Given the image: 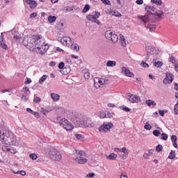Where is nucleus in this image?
I'll return each instance as SVG.
<instances>
[{
    "label": "nucleus",
    "mask_w": 178,
    "mask_h": 178,
    "mask_svg": "<svg viewBox=\"0 0 178 178\" xmlns=\"http://www.w3.org/2000/svg\"><path fill=\"white\" fill-rule=\"evenodd\" d=\"M45 80H47V75H43V76L39 79V83H40V84H42V83H44Z\"/></svg>",
    "instance_id": "38"
},
{
    "label": "nucleus",
    "mask_w": 178,
    "mask_h": 178,
    "mask_svg": "<svg viewBox=\"0 0 178 178\" xmlns=\"http://www.w3.org/2000/svg\"><path fill=\"white\" fill-rule=\"evenodd\" d=\"M176 158V152L171 150L170 153L168 155V159H175Z\"/></svg>",
    "instance_id": "30"
},
{
    "label": "nucleus",
    "mask_w": 178,
    "mask_h": 178,
    "mask_svg": "<svg viewBox=\"0 0 178 178\" xmlns=\"http://www.w3.org/2000/svg\"><path fill=\"white\" fill-rule=\"evenodd\" d=\"M72 122L74 124L76 127H92V125L90 123V120H84L83 117H75V118L72 119Z\"/></svg>",
    "instance_id": "3"
},
{
    "label": "nucleus",
    "mask_w": 178,
    "mask_h": 178,
    "mask_svg": "<svg viewBox=\"0 0 178 178\" xmlns=\"http://www.w3.org/2000/svg\"><path fill=\"white\" fill-rule=\"evenodd\" d=\"M30 17H31V18L37 17V13H31L30 15Z\"/></svg>",
    "instance_id": "64"
},
{
    "label": "nucleus",
    "mask_w": 178,
    "mask_h": 178,
    "mask_svg": "<svg viewBox=\"0 0 178 178\" xmlns=\"http://www.w3.org/2000/svg\"><path fill=\"white\" fill-rule=\"evenodd\" d=\"M134 104H138V102H140L141 101V98L139 97V96H137V95H134Z\"/></svg>",
    "instance_id": "32"
},
{
    "label": "nucleus",
    "mask_w": 178,
    "mask_h": 178,
    "mask_svg": "<svg viewBox=\"0 0 178 178\" xmlns=\"http://www.w3.org/2000/svg\"><path fill=\"white\" fill-rule=\"evenodd\" d=\"M49 156L53 161H61L62 154L59 151L54 147L51 148L49 152Z\"/></svg>",
    "instance_id": "5"
},
{
    "label": "nucleus",
    "mask_w": 178,
    "mask_h": 178,
    "mask_svg": "<svg viewBox=\"0 0 178 178\" xmlns=\"http://www.w3.org/2000/svg\"><path fill=\"white\" fill-rule=\"evenodd\" d=\"M99 118H100V119H104V118H106V113H105V112H104V111L100 112Z\"/></svg>",
    "instance_id": "46"
},
{
    "label": "nucleus",
    "mask_w": 178,
    "mask_h": 178,
    "mask_svg": "<svg viewBox=\"0 0 178 178\" xmlns=\"http://www.w3.org/2000/svg\"><path fill=\"white\" fill-rule=\"evenodd\" d=\"M141 66L143 67H149V65L146 62L142 61Z\"/></svg>",
    "instance_id": "54"
},
{
    "label": "nucleus",
    "mask_w": 178,
    "mask_h": 178,
    "mask_svg": "<svg viewBox=\"0 0 178 178\" xmlns=\"http://www.w3.org/2000/svg\"><path fill=\"white\" fill-rule=\"evenodd\" d=\"M26 112H29V113H31V114H32V115H33V113H34V111H33L31 108H26Z\"/></svg>",
    "instance_id": "60"
},
{
    "label": "nucleus",
    "mask_w": 178,
    "mask_h": 178,
    "mask_svg": "<svg viewBox=\"0 0 178 178\" xmlns=\"http://www.w3.org/2000/svg\"><path fill=\"white\" fill-rule=\"evenodd\" d=\"M147 57L146 59H149L151 55H159V49L157 47L149 46L146 47Z\"/></svg>",
    "instance_id": "9"
},
{
    "label": "nucleus",
    "mask_w": 178,
    "mask_h": 178,
    "mask_svg": "<svg viewBox=\"0 0 178 178\" xmlns=\"http://www.w3.org/2000/svg\"><path fill=\"white\" fill-rule=\"evenodd\" d=\"M137 5H143L144 3V1L143 0H136Z\"/></svg>",
    "instance_id": "62"
},
{
    "label": "nucleus",
    "mask_w": 178,
    "mask_h": 178,
    "mask_svg": "<svg viewBox=\"0 0 178 178\" xmlns=\"http://www.w3.org/2000/svg\"><path fill=\"white\" fill-rule=\"evenodd\" d=\"M44 44V40H41V36L40 35H35L31 38L29 42H28L27 47H30V49L35 52V49H40Z\"/></svg>",
    "instance_id": "2"
},
{
    "label": "nucleus",
    "mask_w": 178,
    "mask_h": 178,
    "mask_svg": "<svg viewBox=\"0 0 178 178\" xmlns=\"http://www.w3.org/2000/svg\"><path fill=\"white\" fill-rule=\"evenodd\" d=\"M60 42L64 47H70V44H72V38L68 36H64L60 39Z\"/></svg>",
    "instance_id": "13"
},
{
    "label": "nucleus",
    "mask_w": 178,
    "mask_h": 178,
    "mask_svg": "<svg viewBox=\"0 0 178 178\" xmlns=\"http://www.w3.org/2000/svg\"><path fill=\"white\" fill-rule=\"evenodd\" d=\"M13 40L15 41H18V42H20V40H22V37L21 36H19V35H15L13 36Z\"/></svg>",
    "instance_id": "47"
},
{
    "label": "nucleus",
    "mask_w": 178,
    "mask_h": 178,
    "mask_svg": "<svg viewBox=\"0 0 178 178\" xmlns=\"http://www.w3.org/2000/svg\"><path fill=\"white\" fill-rule=\"evenodd\" d=\"M51 97L54 102H56L57 101H59V99H60V95L56 93H51Z\"/></svg>",
    "instance_id": "21"
},
{
    "label": "nucleus",
    "mask_w": 178,
    "mask_h": 178,
    "mask_svg": "<svg viewBox=\"0 0 178 178\" xmlns=\"http://www.w3.org/2000/svg\"><path fill=\"white\" fill-rule=\"evenodd\" d=\"M74 160L77 163H79V165H84L87 163L88 159L84 158L83 156H76L75 157Z\"/></svg>",
    "instance_id": "16"
},
{
    "label": "nucleus",
    "mask_w": 178,
    "mask_h": 178,
    "mask_svg": "<svg viewBox=\"0 0 178 178\" xmlns=\"http://www.w3.org/2000/svg\"><path fill=\"white\" fill-rule=\"evenodd\" d=\"M74 10V7H73V6H67L66 7V9H65V10H67V12H72V11H73Z\"/></svg>",
    "instance_id": "50"
},
{
    "label": "nucleus",
    "mask_w": 178,
    "mask_h": 178,
    "mask_svg": "<svg viewBox=\"0 0 178 178\" xmlns=\"http://www.w3.org/2000/svg\"><path fill=\"white\" fill-rule=\"evenodd\" d=\"M22 101H23L24 102H26V101L29 100V96H27V93H24L22 98H21Z\"/></svg>",
    "instance_id": "37"
},
{
    "label": "nucleus",
    "mask_w": 178,
    "mask_h": 178,
    "mask_svg": "<svg viewBox=\"0 0 178 178\" xmlns=\"http://www.w3.org/2000/svg\"><path fill=\"white\" fill-rule=\"evenodd\" d=\"M102 2L104 3V5H111V1L109 0H103Z\"/></svg>",
    "instance_id": "59"
},
{
    "label": "nucleus",
    "mask_w": 178,
    "mask_h": 178,
    "mask_svg": "<svg viewBox=\"0 0 178 178\" xmlns=\"http://www.w3.org/2000/svg\"><path fill=\"white\" fill-rule=\"evenodd\" d=\"M33 115H34L35 118H37V119H40V113L34 111Z\"/></svg>",
    "instance_id": "58"
},
{
    "label": "nucleus",
    "mask_w": 178,
    "mask_h": 178,
    "mask_svg": "<svg viewBox=\"0 0 178 178\" xmlns=\"http://www.w3.org/2000/svg\"><path fill=\"white\" fill-rule=\"evenodd\" d=\"M29 158H31V159H33V161H35L38 158L37 155L35 154V153H32L29 154Z\"/></svg>",
    "instance_id": "39"
},
{
    "label": "nucleus",
    "mask_w": 178,
    "mask_h": 178,
    "mask_svg": "<svg viewBox=\"0 0 178 178\" xmlns=\"http://www.w3.org/2000/svg\"><path fill=\"white\" fill-rule=\"evenodd\" d=\"M145 10H146V12H147V13H150V15L156 13V15L158 16L159 19H161V17H162L163 15H165V13H163V11L156 10V8H155L154 6H147L145 7Z\"/></svg>",
    "instance_id": "7"
},
{
    "label": "nucleus",
    "mask_w": 178,
    "mask_h": 178,
    "mask_svg": "<svg viewBox=\"0 0 178 178\" xmlns=\"http://www.w3.org/2000/svg\"><path fill=\"white\" fill-rule=\"evenodd\" d=\"M147 29L149 30V31H154L156 29V25L155 24H148L147 26Z\"/></svg>",
    "instance_id": "31"
},
{
    "label": "nucleus",
    "mask_w": 178,
    "mask_h": 178,
    "mask_svg": "<svg viewBox=\"0 0 178 178\" xmlns=\"http://www.w3.org/2000/svg\"><path fill=\"white\" fill-rule=\"evenodd\" d=\"M56 111H58L59 112H65V108L62 107H56Z\"/></svg>",
    "instance_id": "57"
},
{
    "label": "nucleus",
    "mask_w": 178,
    "mask_h": 178,
    "mask_svg": "<svg viewBox=\"0 0 178 178\" xmlns=\"http://www.w3.org/2000/svg\"><path fill=\"white\" fill-rule=\"evenodd\" d=\"M127 98L129 101V102H132V104H134V95L131 94V93H127Z\"/></svg>",
    "instance_id": "27"
},
{
    "label": "nucleus",
    "mask_w": 178,
    "mask_h": 178,
    "mask_svg": "<svg viewBox=\"0 0 178 178\" xmlns=\"http://www.w3.org/2000/svg\"><path fill=\"white\" fill-rule=\"evenodd\" d=\"M71 49H73V51H75V52H79V51H80L79 44H77L76 43H72L71 44Z\"/></svg>",
    "instance_id": "24"
},
{
    "label": "nucleus",
    "mask_w": 178,
    "mask_h": 178,
    "mask_svg": "<svg viewBox=\"0 0 178 178\" xmlns=\"http://www.w3.org/2000/svg\"><path fill=\"white\" fill-rule=\"evenodd\" d=\"M153 134L155 136V137H159L161 132L158 129H155L153 131Z\"/></svg>",
    "instance_id": "45"
},
{
    "label": "nucleus",
    "mask_w": 178,
    "mask_h": 178,
    "mask_svg": "<svg viewBox=\"0 0 178 178\" xmlns=\"http://www.w3.org/2000/svg\"><path fill=\"white\" fill-rule=\"evenodd\" d=\"M118 158V155L115 153H111L108 156H107V159H109V161H115Z\"/></svg>",
    "instance_id": "26"
},
{
    "label": "nucleus",
    "mask_w": 178,
    "mask_h": 178,
    "mask_svg": "<svg viewBox=\"0 0 178 178\" xmlns=\"http://www.w3.org/2000/svg\"><path fill=\"white\" fill-rule=\"evenodd\" d=\"M90 9H91V7L90 6V5L86 4V5L84 6V8H83V10H82V13H87V11H88V10H90Z\"/></svg>",
    "instance_id": "34"
},
{
    "label": "nucleus",
    "mask_w": 178,
    "mask_h": 178,
    "mask_svg": "<svg viewBox=\"0 0 178 178\" xmlns=\"http://www.w3.org/2000/svg\"><path fill=\"white\" fill-rule=\"evenodd\" d=\"M113 115H115V113H111V112H108L106 114V118H113Z\"/></svg>",
    "instance_id": "52"
},
{
    "label": "nucleus",
    "mask_w": 178,
    "mask_h": 178,
    "mask_svg": "<svg viewBox=\"0 0 178 178\" xmlns=\"http://www.w3.org/2000/svg\"><path fill=\"white\" fill-rule=\"evenodd\" d=\"M94 81H95L94 86L95 87H96V88L97 87H98V83L100 84V86H104V82H102V81L100 80L99 78H97V77L95 78Z\"/></svg>",
    "instance_id": "23"
},
{
    "label": "nucleus",
    "mask_w": 178,
    "mask_h": 178,
    "mask_svg": "<svg viewBox=\"0 0 178 178\" xmlns=\"http://www.w3.org/2000/svg\"><path fill=\"white\" fill-rule=\"evenodd\" d=\"M48 22L49 23H55V22H56V16H55V15H49L48 17Z\"/></svg>",
    "instance_id": "29"
},
{
    "label": "nucleus",
    "mask_w": 178,
    "mask_h": 178,
    "mask_svg": "<svg viewBox=\"0 0 178 178\" xmlns=\"http://www.w3.org/2000/svg\"><path fill=\"white\" fill-rule=\"evenodd\" d=\"M145 104L146 105H147V106H153V108H154V106H156V102H155V101H153L152 99L146 100Z\"/></svg>",
    "instance_id": "20"
},
{
    "label": "nucleus",
    "mask_w": 178,
    "mask_h": 178,
    "mask_svg": "<svg viewBox=\"0 0 178 178\" xmlns=\"http://www.w3.org/2000/svg\"><path fill=\"white\" fill-rule=\"evenodd\" d=\"M23 92H24V94H26V92H29V91H30V89L29 88V87L27 86H24L22 89Z\"/></svg>",
    "instance_id": "53"
},
{
    "label": "nucleus",
    "mask_w": 178,
    "mask_h": 178,
    "mask_svg": "<svg viewBox=\"0 0 178 178\" xmlns=\"http://www.w3.org/2000/svg\"><path fill=\"white\" fill-rule=\"evenodd\" d=\"M170 61L171 62V63H176V58H175V56H172L170 58Z\"/></svg>",
    "instance_id": "56"
},
{
    "label": "nucleus",
    "mask_w": 178,
    "mask_h": 178,
    "mask_svg": "<svg viewBox=\"0 0 178 178\" xmlns=\"http://www.w3.org/2000/svg\"><path fill=\"white\" fill-rule=\"evenodd\" d=\"M144 129H145V130H151V129H152V126H151V124L147 122L144 126Z\"/></svg>",
    "instance_id": "44"
},
{
    "label": "nucleus",
    "mask_w": 178,
    "mask_h": 178,
    "mask_svg": "<svg viewBox=\"0 0 178 178\" xmlns=\"http://www.w3.org/2000/svg\"><path fill=\"white\" fill-rule=\"evenodd\" d=\"M75 137L77 140H83V135L81 134H75Z\"/></svg>",
    "instance_id": "51"
},
{
    "label": "nucleus",
    "mask_w": 178,
    "mask_h": 178,
    "mask_svg": "<svg viewBox=\"0 0 178 178\" xmlns=\"http://www.w3.org/2000/svg\"><path fill=\"white\" fill-rule=\"evenodd\" d=\"M25 2L29 5L30 9H35L37 8V1L34 0H25Z\"/></svg>",
    "instance_id": "18"
},
{
    "label": "nucleus",
    "mask_w": 178,
    "mask_h": 178,
    "mask_svg": "<svg viewBox=\"0 0 178 178\" xmlns=\"http://www.w3.org/2000/svg\"><path fill=\"white\" fill-rule=\"evenodd\" d=\"M122 74H124V76H127V77H134V73L131 72L130 70L126 67H122Z\"/></svg>",
    "instance_id": "15"
},
{
    "label": "nucleus",
    "mask_w": 178,
    "mask_h": 178,
    "mask_svg": "<svg viewBox=\"0 0 178 178\" xmlns=\"http://www.w3.org/2000/svg\"><path fill=\"white\" fill-rule=\"evenodd\" d=\"M84 79H90V72H85L83 75Z\"/></svg>",
    "instance_id": "55"
},
{
    "label": "nucleus",
    "mask_w": 178,
    "mask_h": 178,
    "mask_svg": "<svg viewBox=\"0 0 178 178\" xmlns=\"http://www.w3.org/2000/svg\"><path fill=\"white\" fill-rule=\"evenodd\" d=\"M109 15H112V16H115L116 17H120L122 16V14L118 11L111 10L109 12Z\"/></svg>",
    "instance_id": "28"
},
{
    "label": "nucleus",
    "mask_w": 178,
    "mask_h": 178,
    "mask_svg": "<svg viewBox=\"0 0 178 178\" xmlns=\"http://www.w3.org/2000/svg\"><path fill=\"white\" fill-rule=\"evenodd\" d=\"M33 102L35 104H40V102H41V98L35 95L33 97Z\"/></svg>",
    "instance_id": "36"
},
{
    "label": "nucleus",
    "mask_w": 178,
    "mask_h": 178,
    "mask_svg": "<svg viewBox=\"0 0 178 178\" xmlns=\"http://www.w3.org/2000/svg\"><path fill=\"white\" fill-rule=\"evenodd\" d=\"M101 16V14L98 12H95V15H88L86 16L87 20L89 22H93V23H97L98 26H101V22L98 20V17Z\"/></svg>",
    "instance_id": "10"
},
{
    "label": "nucleus",
    "mask_w": 178,
    "mask_h": 178,
    "mask_svg": "<svg viewBox=\"0 0 178 178\" xmlns=\"http://www.w3.org/2000/svg\"><path fill=\"white\" fill-rule=\"evenodd\" d=\"M2 151H4V152H10L11 154H16L17 151L15 149L9 148L6 145H3L1 147Z\"/></svg>",
    "instance_id": "19"
},
{
    "label": "nucleus",
    "mask_w": 178,
    "mask_h": 178,
    "mask_svg": "<svg viewBox=\"0 0 178 178\" xmlns=\"http://www.w3.org/2000/svg\"><path fill=\"white\" fill-rule=\"evenodd\" d=\"M162 149H163V146H162V145H158L156 147V151L157 152H161V151H162Z\"/></svg>",
    "instance_id": "40"
},
{
    "label": "nucleus",
    "mask_w": 178,
    "mask_h": 178,
    "mask_svg": "<svg viewBox=\"0 0 178 178\" xmlns=\"http://www.w3.org/2000/svg\"><path fill=\"white\" fill-rule=\"evenodd\" d=\"M75 152L77 154V155H79V156H86V158H88V155L83 150L75 149Z\"/></svg>",
    "instance_id": "22"
},
{
    "label": "nucleus",
    "mask_w": 178,
    "mask_h": 178,
    "mask_svg": "<svg viewBox=\"0 0 178 178\" xmlns=\"http://www.w3.org/2000/svg\"><path fill=\"white\" fill-rule=\"evenodd\" d=\"M151 2H152V3L158 5L159 6H161V5H162V0H151Z\"/></svg>",
    "instance_id": "35"
},
{
    "label": "nucleus",
    "mask_w": 178,
    "mask_h": 178,
    "mask_svg": "<svg viewBox=\"0 0 178 178\" xmlns=\"http://www.w3.org/2000/svg\"><path fill=\"white\" fill-rule=\"evenodd\" d=\"M105 37L106 40L112 41V42H114V44L118 42V41H119V36H118L116 33H115L111 30L106 31Z\"/></svg>",
    "instance_id": "8"
},
{
    "label": "nucleus",
    "mask_w": 178,
    "mask_h": 178,
    "mask_svg": "<svg viewBox=\"0 0 178 178\" xmlns=\"http://www.w3.org/2000/svg\"><path fill=\"white\" fill-rule=\"evenodd\" d=\"M171 141H172V143L177 142V136H176V135H172L171 136Z\"/></svg>",
    "instance_id": "48"
},
{
    "label": "nucleus",
    "mask_w": 178,
    "mask_h": 178,
    "mask_svg": "<svg viewBox=\"0 0 178 178\" xmlns=\"http://www.w3.org/2000/svg\"><path fill=\"white\" fill-rule=\"evenodd\" d=\"M120 109H122V111H124L125 112H130V111H131V109L126 106H120Z\"/></svg>",
    "instance_id": "43"
},
{
    "label": "nucleus",
    "mask_w": 178,
    "mask_h": 178,
    "mask_svg": "<svg viewBox=\"0 0 178 178\" xmlns=\"http://www.w3.org/2000/svg\"><path fill=\"white\" fill-rule=\"evenodd\" d=\"M113 127V123L104 122L103 124L99 127V131H100V133H108Z\"/></svg>",
    "instance_id": "11"
},
{
    "label": "nucleus",
    "mask_w": 178,
    "mask_h": 178,
    "mask_svg": "<svg viewBox=\"0 0 178 178\" xmlns=\"http://www.w3.org/2000/svg\"><path fill=\"white\" fill-rule=\"evenodd\" d=\"M173 80H175V75L172 73L166 72L165 78L163 79V84H172L173 83Z\"/></svg>",
    "instance_id": "12"
},
{
    "label": "nucleus",
    "mask_w": 178,
    "mask_h": 178,
    "mask_svg": "<svg viewBox=\"0 0 178 178\" xmlns=\"http://www.w3.org/2000/svg\"><path fill=\"white\" fill-rule=\"evenodd\" d=\"M163 65V63H162V61H157L154 63V66H155V67H162Z\"/></svg>",
    "instance_id": "33"
},
{
    "label": "nucleus",
    "mask_w": 178,
    "mask_h": 178,
    "mask_svg": "<svg viewBox=\"0 0 178 178\" xmlns=\"http://www.w3.org/2000/svg\"><path fill=\"white\" fill-rule=\"evenodd\" d=\"M65 63L63 62H60L59 64H58V69H63V70H65Z\"/></svg>",
    "instance_id": "49"
},
{
    "label": "nucleus",
    "mask_w": 178,
    "mask_h": 178,
    "mask_svg": "<svg viewBox=\"0 0 178 178\" xmlns=\"http://www.w3.org/2000/svg\"><path fill=\"white\" fill-rule=\"evenodd\" d=\"M0 138L6 145H16L17 144V137L13 132L8 129H0Z\"/></svg>",
    "instance_id": "1"
},
{
    "label": "nucleus",
    "mask_w": 178,
    "mask_h": 178,
    "mask_svg": "<svg viewBox=\"0 0 178 178\" xmlns=\"http://www.w3.org/2000/svg\"><path fill=\"white\" fill-rule=\"evenodd\" d=\"M40 49H38L39 54H40V55H45V53L47 52V51L49 49V45L44 42V44H42V46H40Z\"/></svg>",
    "instance_id": "14"
},
{
    "label": "nucleus",
    "mask_w": 178,
    "mask_h": 178,
    "mask_svg": "<svg viewBox=\"0 0 178 178\" xmlns=\"http://www.w3.org/2000/svg\"><path fill=\"white\" fill-rule=\"evenodd\" d=\"M106 66L108 67H114V66H116V61H115V60H108L106 63Z\"/></svg>",
    "instance_id": "25"
},
{
    "label": "nucleus",
    "mask_w": 178,
    "mask_h": 178,
    "mask_svg": "<svg viewBox=\"0 0 178 178\" xmlns=\"http://www.w3.org/2000/svg\"><path fill=\"white\" fill-rule=\"evenodd\" d=\"M59 124L61 126V127H63V129H65V130L67 131H70L74 128V126L72 124V122H69V120H66V118H62L59 121Z\"/></svg>",
    "instance_id": "6"
},
{
    "label": "nucleus",
    "mask_w": 178,
    "mask_h": 178,
    "mask_svg": "<svg viewBox=\"0 0 178 178\" xmlns=\"http://www.w3.org/2000/svg\"><path fill=\"white\" fill-rule=\"evenodd\" d=\"M168 137H169V136H168L166 134L163 133V134H161V140H163L164 141H166V140H168Z\"/></svg>",
    "instance_id": "41"
},
{
    "label": "nucleus",
    "mask_w": 178,
    "mask_h": 178,
    "mask_svg": "<svg viewBox=\"0 0 178 178\" xmlns=\"http://www.w3.org/2000/svg\"><path fill=\"white\" fill-rule=\"evenodd\" d=\"M121 152H123L124 155H129V149H127L126 147H122L121 149Z\"/></svg>",
    "instance_id": "42"
},
{
    "label": "nucleus",
    "mask_w": 178,
    "mask_h": 178,
    "mask_svg": "<svg viewBox=\"0 0 178 178\" xmlns=\"http://www.w3.org/2000/svg\"><path fill=\"white\" fill-rule=\"evenodd\" d=\"M3 32H2L0 35V47L3 48V49L8 50L9 48L8 47V45L3 42Z\"/></svg>",
    "instance_id": "17"
},
{
    "label": "nucleus",
    "mask_w": 178,
    "mask_h": 178,
    "mask_svg": "<svg viewBox=\"0 0 178 178\" xmlns=\"http://www.w3.org/2000/svg\"><path fill=\"white\" fill-rule=\"evenodd\" d=\"M94 176H95V173L94 172H90L87 175V177H94Z\"/></svg>",
    "instance_id": "61"
},
{
    "label": "nucleus",
    "mask_w": 178,
    "mask_h": 178,
    "mask_svg": "<svg viewBox=\"0 0 178 178\" xmlns=\"http://www.w3.org/2000/svg\"><path fill=\"white\" fill-rule=\"evenodd\" d=\"M25 84H30L31 83V79L30 78H26V81H25Z\"/></svg>",
    "instance_id": "63"
},
{
    "label": "nucleus",
    "mask_w": 178,
    "mask_h": 178,
    "mask_svg": "<svg viewBox=\"0 0 178 178\" xmlns=\"http://www.w3.org/2000/svg\"><path fill=\"white\" fill-rule=\"evenodd\" d=\"M138 19L142 20V22H143L145 24L148 23V22L154 23V22H156V20H159V17H158L156 13H154L153 14H149L148 15H139Z\"/></svg>",
    "instance_id": "4"
}]
</instances>
